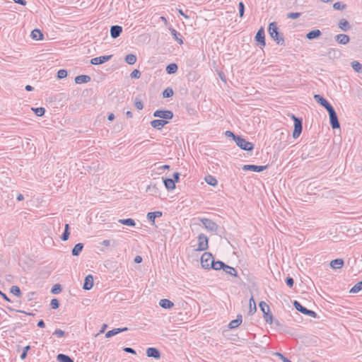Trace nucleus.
I'll list each match as a JSON object with an SVG mask.
<instances>
[{"label": "nucleus", "instance_id": "obj_1", "mask_svg": "<svg viewBox=\"0 0 362 362\" xmlns=\"http://www.w3.org/2000/svg\"><path fill=\"white\" fill-rule=\"evenodd\" d=\"M268 32L270 37L280 45H284L285 40L282 33L279 32L277 23L276 22L270 23L268 28Z\"/></svg>", "mask_w": 362, "mask_h": 362}, {"label": "nucleus", "instance_id": "obj_2", "mask_svg": "<svg viewBox=\"0 0 362 362\" xmlns=\"http://www.w3.org/2000/svg\"><path fill=\"white\" fill-rule=\"evenodd\" d=\"M235 142L238 147L247 151H252L255 146V145L252 143L247 141L241 136L235 137Z\"/></svg>", "mask_w": 362, "mask_h": 362}, {"label": "nucleus", "instance_id": "obj_3", "mask_svg": "<svg viewBox=\"0 0 362 362\" xmlns=\"http://www.w3.org/2000/svg\"><path fill=\"white\" fill-rule=\"evenodd\" d=\"M293 304V306L296 308V310H298V312H300L305 315H308L309 317H312L314 318L317 317V315L315 311L306 308L298 300H294Z\"/></svg>", "mask_w": 362, "mask_h": 362}, {"label": "nucleus", "instance_id": "obj_4", "mask_svg": "<svg viewBox=\"0 0 362 362\" xmlns=\"http://www.w3.org/2000/svg\"><path fill=\"white\" fill-rule=\"evenodd\" d=\"M291 117L294 121V129L292 136L293 139H297L303 130V121L302 119L296 117L294 115H292Z\"/></svg>", "mask_w": 362, "mask_h": 362}, {"label": "nucleus", "instance_id": "obj_5", "mask_svg": "<svg viewBox=\"0 0 362 362\" xmlns=\"http://www.w3.org/2000/svg\"><path fill=\"white\" fill-rule=\"evenodd\" d=\"M327 111L329 114V123H330V126L332 127V128L333 129H339L340 123L339 122L337 115L336 111L334 109V107H332V108L329 109Z\"/></svg>", "mask_w": 362, "mask_h": 362}, {"label": "nucleus", "instance_id": "obj_6", "mask_svg": "<svg viewBox=\"0 0 362 362\" xmlns=\"http://www.w3.org/2000/svg\"><path fill=\"white\" fill-rule=\"evenodd\" d=\"M214 258L211 253L204 252L201 257V264L204 269H209L212 263L214 262Z\"/></svg>", "mask_w": 362, "mask_h": 362}, {"label": "nucleus", "instance_id": "obj_7", "mask_svg": "<svg viewBox=\"0 0 362 362\" xmlns=\"http://www.w3.org/2000/svg\"><path fill=\"white\" fill-rule=\"evenodd\" d=\"M199 221L202 222L204 228L211 232H216L218 229V226L211 219L206 218H201Z\"/></svg>", "mask_w": 362, "mask_h": 362}, {"label": "nucleus", "instance_id": "obj_8", "mask_svg": "<svg viewBox=\"0 0 362 362\" xmlns=\"http://www.w3.org/2000/svg\"><path fill=\"white\" fill-rule=\"evenodd\" d=\"M209 247V239L206 235L201 233L198 236V247L197 251L206 250Z\"/></svg>", "mask_w": 362, "mask_h": 362}, {"label": "nucleus", "instance_id": "obj_9", "mask_svg": "<svg viewBox=\"0 0 362 362\" xmlns=\"http://www.w3.org/2000/svg\"><path fill=\"white\" fill-rule=\"evenodd\" d=\"M153 117H159L163 119H170L173 117V112L171 110H157L153 114Z\"/></svg>", "mask_w": 362, "mask_h": 362}, {"label": "nucleus", "instance_id": "obj_10", "mask_svg": "<svg viewBox=\"0 0 362 362\" xmlns=\"http://www.w3.org/2000/svg\"><path fill=\"white\" fill-rule=\"evenodd\" d=\"M255 40L259 45L260 47H264L265 43V33L264 28H260L255 35Z\"/></svg>", "mask_w": 362, "mask_h": 362}, {"label": "nucleus", "instance_id": "obj_11", "mask_svg": "<svg viewBox=\"0 0 362 362\" xmlns=\"http://www.w3.org/2000/svg\"><path fill=\"white\" fill-rule=\"evenodd\" d=\"M315 100L322 105L326 110L332 107V105L321 95L315 94L314 95Z\"/></svg>", "mask_w": 362, "mask_h": 362}, {"label": "nucleus", "instance_id": "obj_12", "mask_svg": "<svg viewBox=\"0 0 362 362\" xmlns=\"http://www.w3.org/2000/svg\"><path fill=\"white\" fill-rule=\"evenodd\" d=\"M112 57V55H104L95 57L90 59V64L93 65L102 64L109 61Z\"/></svg>", "mask_w": 362, "mask_h": 362}, {"label": "nucleus", "instance_id": "obj_13", "mask_svg": "<svg viewBox=\"0 0 362 362\" xmlns=\"http://www.w3.org/2000/svg\"><path fill=\"white\" fill-rule=\"evenodd\" d=\"M146 353L148 357L155 359H159L161 356L160 351L155 347H148L146 349Z\"/></svg>", "mask_w": 362, "mask_h": 362}, {"label": "nucleus", "instance_id": "obj_14", "mask_svg": "<svg viewBox=\"0 0 362 362\" xmlns=\"http://www.w3.org/2000/svg\"><path fill=\"white\" fill-rule=\"evenodd\" d=\"M267 168V165H244L243 170H252L254 172H262Z\"/></svg>", "mask_w": 362, "mask_h": 362}, {"label": "nucleus", "instance_id": "obj_15", "mask_svg": "<svg viewBox=\"0 0 362 362\" xmlns=\"http://www.w3.org/2000/svg\"><path fill=\"white\" fill-rule=\"evenodd\" d=\"M122 32V27L120 25H117L111 26L110 30V36L113 39L117 38L120 35Z\"/></svg>", "mask_w": 362, "mask_h": 362}, {"label": "nucleus", "instance_id": "obj_16", "mask_svg": "<svg viewBox=\"0 0 362 362\" xmlns=\"http://www.w3.org/2000/svg\"><path fill=\"white\" fill-rule=\"evenodd\" d=\"M93 286V276L88 274L85 277L83 288L84 290H90Z\"/></svg>", "mask_w": 362, "mask_h": 362}, {"label": "nucleus", "instance_id": "obj_17", "mask_svg": "<svg viewBox=\"0 0 362 362\" xmlns=\"http://www.w3.org/2000/svg\"><path fill=\"white\" fill-rule=\"evenodd\" d=\"M168 122L165 119H154L151 122V125L158 129H161L162 127H163L165 124H167Z\"/></svg>", "mask_w": 362, "mask_h": 362}, {"label": "nucleus", "instance_id": "obj_18", "mask_svg": "<svg viewBox=\"0 0 362 362\" xmlns=\"http://www.w3.org/2000/svg\"><path fill=\"white\" fill-rule=\"evenodd\" d=\"M335 40L339 44L346 45L350 41V37L346 34H338L335 36Z\"/></svg>", "mask_w": 362, "mask_h": 362}, {"label": "nucleus", "instance_id": "obj_19", "mask_svg": "<svg viewBox=\"0 0 362 362\" xmlns=\"http://www.w3.org/2000/svg\"><path fill=\"white\" fill-rule=\"evenodd\" d=\"M339 28L344 31V32H347L349 31L351 28V26L350 25V23H349V21L345 19V18H341L339 21Z\"/></svg>", "mask_w": 362, "mask_h": 362}, {"label": "nucleus", "instance_id": "obj_20", "mask_svg": "<svg viewBox=\"0 0 362 362\" xmlns=\"http://www.w3.org/2000/svg\"><path fill=\"white\" fill-rule=\"evenodd\" d=\"M128 330V328L127 327H123V328H115V329H112L110 331H108L106 334H105V337L106 338H110L119 333H121L122 332H125V331H127Z\"/></svg>", "mask_w": 362, "mask_h": 362}, {"label": "nucleus", "instance_id": "obj_21", "mask_svg": "<svg viewBox=\"0 0 362 362\" xmlns=\"http://www.w3.org/2000/svg\"><path fill=\"white\" fill-rule=\"evenodd\" d=\"M90 80V76L88 75H79L75 77L74 81L77 84H81L88 83Z\"/></svg>", "mask_w": 362, "mask_h": 362}, {"label": "nucleus", "instance_id": "obj_22", "mask_svg": "<svg viewBox=\"0 0 362 362\" xmlns=\"http://www.w3.org/2000/svg\"><path fill=\"white\" fill-rule=\"evenodd\" d=\"M162 215H163V213L160 211L148 212L147 214V218L150 222H151L152 225H153L155 223L156 218L160 217V216H162Z\"/></svg>", "mask_w": 362, "mask_h": 362}, {"label": "nucleus", "instance_id": "obj_23", "mask_svg": "<svg viewBox=\"0 0 362 362\" xmlns=\"http://www.w3.org/2000/svg\"><path fill=\"white\" fill-rule=\"evenodd\" d=\"M243 321V317L241 315H238L236 319L231 320L228 324V327L230 329H235L238 327Z\"/></svg>", "mask_w": 362, "mask_h": 362}, {"label": "nucleus", "instance_id": "obj_24", "mask_svg": "<svg viewBox=\"0 0 362 362\" xmlns=\"http://www.w3.org/2000/svg\"><path fill=\"white\" fill-rule=\"evenodd\" d=\"M170 31L171 35H173L174 40L178 42L179 45L183 44L182 37L180 33H178L175 29L173 28H170Z\"/></svg>", "mask_w": 362, "mask_h": 362}, {"label": "nucleus", "instance_id": "obj_25", "mask_svg": "<svg viewBox=\"0 0 362 362\" xmlns=\"http://www.w3.org/2000/svg\"><path fill=\"white\" fill-rule=\"evenodd\" d=\"M321 35H322L321 31L318 29H315V30H313L308 32L306 34V38L310 40H312L318 38L319 37H320Z\"/></svg>", "mask_w": 362, "mask_h": 362}, {"label": "nucleus", "instance_id": "obj_26", "mask_svg": "<svg viewBox=\"0 0 362 362\" xmlns=\"http://www.w3.org/2000/svg\"><path fill=\"white\" fill-rule=\"evenodd\" d=\"M159 305L165 309H170L174 306V303L171 300L164 298L160 300Z\"/></svg>", "mask_w": 362, "mask_h": 362}, {"label": "nucleus", "instance_id": "obj_27", "mask_svg": "<svg viewBox=\"0 0 362 362\" xmlns=\"http://www.w3.org/2000/svg\"><path fill=\"white\" fill-rule=\"evenodd\" d=\"M163 183L165 188L168 190H173L175 188V180H173L172 178H165L163 179Z\"/></svg>", "mask_w": 362, "mask_h": 362}, {"label": "nucleus", "instance_id": "obj_28", "mask_svg": "<svg viewBox=\"0 0 362 362\" xmlns=\"http://www.w3.org/2000/svg\"><path fill=\"white\" fill-rule=\"evenodd\" d=\"M83 244L81 243H78L76 244L74 248L71 250V254L73 256H78L80 253L82 252L83 249Z\"/></svg>", "mask_w": 362, "mask_h": 362}, {"label": "nucleus", "instance_id": "obj_29", "mask_svg": "<svg viewBox=\"0 0 362 362\" xmlns=\"http://www.w3.org/2000/svg\"><path fill=\"white\" fill-rule=\"evenodd\" d=\"M344 263V262L342 259H335L331 261L330 267L334 269H340L343 267Z\"/></svg>", "mask_w": 362, "mask_h": 362}, {"label": "nucleus", "instance_id": "obj_30", "mask_svg": "<svg viewBox=\"0 0 362 362\" xmlns=\"http://www.w3.org/2000/svg\"><path fill=\"white\" fill-rule=\"evenodd\" d=\"M177 69H178V66L175 63H171V64H168L165 68V71H166L167 74H173L176 73Z\"/></svg>", "mask_w": 362, "mask_h": 362}, {"label": "nucleus", "instance_id": "obj_31", "mask_svg": "<svg viewBox=\"0 0 362 362\" xmlns=\"http://www.w3.org/2000/svg\"><path fill=\"white\" fill-rule=\"evenodd\" d=\"M225 263L222 261L218 260L215 261L214 260V262L212 263L210 269H213L214 270H220L223 269V267H225Z\"/></svg>", "mask_w": 362, "mask_h": 362}, {"label": "nucleus", "instance_id": "obj_32", "mask_svg": "<svg viewBox=\"0 0 362 362\" xmlns=\"http://www.w3.org/2000/svg\"><path fill=\"white\" fill-rule=\"evenodd\" d=\"M33 39L40 40L43 39V34L39 29H35L31 32Z\"/></svg>", "mask_w": 362, "mask_h": 362}, {"label": "nucleus", "instance_id": "obj_33", "mask_svg": "<svg viewBox=\"0 0 362 362\" xmlns=\"http://www.w3.org/2000/svg\"><path fill=\"white\" fill-rule=\"evenodd\" d=\"M57 359L59 362H74V360L70 356L64 354H58Z\"/></svg>", "mask_w": 362, "mask_h": 362}, {"label": "nucleus", "instance_id": "obj_34", "mask_svg": "<svg viewBox=\"0 0 362 362\" xmlns=\"http://www.w3.org/2000/svg\"><path fill=\"white\" fill-rule=\"evenodd\" d=\"M136 59H137L136 56L133 54H127L124 59L125 62L129 65L134 64L136 62Z\"/></svg>", "mask_w": 362, "mask_h": 362}, {"label": "nucleus", "instance_id": "obj_35", "mask_svg": "<svg viewBox=\"0 0 362 362\" xmlns=\"http://www.w3.org/2000/svg\"><path fill=\"white\" fill-rule=\"evenodd\" d=\"M119 223L121 224L128 226H135L136 222L133 218H124V219H119L118 221Z\"/></svg>", "mask_w": 362, "mask_h": 362}, {"label": "nucleus", "instance_id": "obj_36", "mask_svg": "<svg viewBox=\"0 0 362 362\" xmlns=\"http://www.w3.org/2000/svg\"><path fill=\"white\" fill-rule=\"evenodd\" d=\"M223 270L226 273L233 276H237V272L235 268L225 264V267H223Z\"/></svg>", "mask_w": 362, "mask_h": 362}, {"label": "nucleus", "instance_id": "obj_37", "mask_svg": "<svg viewBox=\"0 0 362 362\" xmlns=\"http://www.w3.org/2000/svg\"><path fill=\"white\" fill-rule=\"evenodd\" d=\"M206 182L211 186H216L218 184L217 180L212 175H207L205 177Z\"/></svg>", "mask_w": 362, "mask_h": 362}, {"label": "nucleus", "instance_id": "obj_38", "mask_svg": "<svg viewBox=\"0 0 362 362\" xmlns=\"http://www.w3.org/2000/svg\"><path fill=\"white\" fill-rule=\"evenodd\" d=\"M351 67L357 73L362 72V64L358 61H353L351 62Z\"/></svg>", "mask_w": 362, "mask_h": 362}, {"label": "nucleus", "instance_id": "obj_39", "mask_svg": "<svg viewBox=\"0 0 362 362\" xmlns=\"http://www.w3.org/2000/svg\"><path fill=\"white\" fill-rule=\"evenodd\" d=\"M362 290V281L356 283L349 291L351 293H357Z\"/></svg>", "mask_w": 362, "mask_h": 362}, {"label": "nucleus", "instance_id": "obj_40", "mask_svg": "<svg viewBox=\"0 0 362 362\" xmlns=\"http://www.w3.org/2000/svg\"><path fill=\"white\" fill-rule=\"evenodd\" d=\"M10 292L17 297L21 296V291L18 286H12L10 288Z\"/></svg>", "mask_w": 362, "mask_h": 362}, {"label": "nucleus", "instance_id": "obj_41", "mask_svg": "<svg viewBox=\"0 0 362 362\" xmlns=\"http://www.w3.org/2000/svg\"><path fill=\"white\" fill-rule=\"evenodd\" d=\"M174 94V92H173V90L171 88H166L163 91V97L164 98H170Z\"/></svg>", "mask_w": 362, "mask_h": 362}, {"label": "nucleus", "instance_id": "obj_42", "mask_svg": "<svg viewBox=\"0 0 362 362\" xmlns=\"http://www.w3.org/2000/svg\"><path fill=\"white\" fill-rule=\"evenodd\" d=\"M32 110L34 111L35 114L38 117H42L45 113V109L44 107H33Z\"/></svg>", "mask_w": 362, "mask_h": 362}, {"label": "nucleus", "instance_id": "obj_43", "mask_svg": "<svg viewBox=\"0 0 362 362\" xmlns=\"http://www.w3.org/2000/svg\"><path fill=\"white\" fill-rule=\"evenodd\" d=\"M250 313L256 312L257 308L253 296L250 298Z\"/></svg>", "mask_w": 362, "mask_h": 362}, {"label": "nucleus", "instance_id": "obj_44", "mask_svg": "<svg viewBox=\"0 0 362 362\" xmlns=\"http://www.w3.org/2000/svg\"><path fill=\"white\" fill-rule=\"evenodd\" d=\"M333 8L335 10L341 11L346 8V5L337 1L333 4Z\"/></svg>", "mask_w": 362, "mask_h": 362}, {"label": "nucleus", "instance_id": "obj_45", "mask_svg": "<svg viewBox=\"0 0 362 362\" xmlns=\"http://www.w3.org/2000/svg\"><path fill=\"white\" fill-rule=\"evenodd\" d=\"M62 290V286L59 284H54L52 289L51 292L54 294H58Z\"/></svg>", "mask_w": 362, "mask_h": 362}, {"label": "nucleus", "instance_id": "obj_46", "mask_svg": "<svg viewBox=\"0 0 362 362\" xmlns=\"http://www.w3.org/2000/svg\"><path fill=\"white\" fill-rule=\"evenodd\" d=\"M264 318L267 323H272L273 316L272 313H270V311L264 312Z\"/></svg>", "mask_w": 362, "mask_h": 362}, {"label": "nucleus", "instance_id": "obj_47", "mask_svg": "<svg viewBox=\"0 0 362 362\" xmlns=\"http://www.w3.org/2000/svg\"><path fill=\"white\" fill-rule=\"evenodd\" d=\"M259 308L264 314V312L270 311L269 305L264 301H261L259 303Z\"/></svg>", "mask_w": 362, "mask_h": 362}, {"label": "nucleus", "instance_id": "obj_48", "mask_svg": "<svg viewBox=\"0 0 362 362\" xmlns=\"http://www.w3.org/2000/svg\"><path fill=\"white\" fill-rule=\"evenodd\" d=\"M238 10H239V16L243 18L245 13V4L243 1L239 2L238 4Z\"/></svg>", "mask_w": 362, "mask_h": 362}, {"label": "nucleus", "instance_id": "obj_49", "mask_svg": "<svg viewBox=\"0 0 362 362\" xmlns=\"http://www.w3.org/2000/svg\"><path fill=\"white\" fill-rule=\"evenodd\" d=\"M67 76V71L66 69H60L57 72V78L59 79L64 78Z\"/></svg>", "mask_w": 362, "mask_h": 362}, {"label": "nucleus", "instance_id": "obj_50", "mask_svg": "<svg viewBox=\"0 0 362 362\" xmlns=\"http://www.w3.org/2000/svg\"><path fill=\"white\" fill-rule=\"evenodd\" d=\"M141 71L138 69H134L130 74V76L132 78H139L141 77Z\"/></svg>", "mask_w": 362, "mask_h": 362}, {"label": "nucleus", "instance_id": "obj_51", "mask_svg": "<svg viewBox=\"0 0 362 362\" xmlns=\"http://www.w3.org/2000/svg\"><path fill=\"white\" fill-rule=\"evenodd\" d=\"M50 306L52 309H57L59 307V302L58 300V299L57 298H53L51 300V302H50Z\"/></svg>", "mask_w": 362, "mask_h": 362}, {"label": "nucleus", "instance_id": "obj_52", "mask_svg": "<svg viewBox=\"0 0 362 362\" xmlns=\"http://www.w3.org/2000/svg\"><path fill=\"white\" fill-rule=\"evenodd\" d=\"M30 349V346L29 345L26 346L23 348V352L20 356L21 360H24L26 358L28 351Z\"/></svg>", "mask_w": 362, "mask_h": 362}, {"label": "nucleus", "instance_id": "obj_53", "mask_svg": "<svg viewBox=\"0 0 362 362\" xmlns=\"http://www.w3.org/2000/svg\"><path fill=\"white\" fill-rule=\"evenodd\" d=\"M301 13L298 12L288 13L287 14V18L296 19L300 16Z\"/></svg>", "mask_w": 362, "mask_h": 362}, {"label": "nucleus", "instance_id": "obj_54", "mask_svg": "<svg viewBox=\"0 0 362 362\" xmlns=\"http://www.w3.org/2000/svg\"><path fill=\"white\" fill-rule=\"evenodd\" d=\"M134 105L139 110H141L144 108V103L141 100L136 99Z\"/></svg>", "mask_w": 362, "mask_h": 362}, {"label": "nucleus", "instance_id": "obj_55", "mask_svg": "<svg viewBox=\"0 0 362 362\" xmlns=\"http://www.w3.org/2000/svg\"><path fill=\"white\" fill-rule=\"evenodd\" d=\"M286 284L289 288H292L294 284V280L292 277L288 276L286 279Z\"/></svg>", "mask_w": 362, "mask_h": 362}, {"label": "nucleus", "instance_id": "obj_56", "mask_svg": "<svg viewBox=\"0 0 362 362\" xmlns=\"http://www.w3.org/2000/svg\"><path fill=\"white\" fill-rule=\"evenodd\" d=\"M65 334H66L65 332L62 329H56L53 332V335H57L59 337H63L65 336Z\"/></svg>", "mask_w": 362, "mask_h": 362}, {"label": "nucleus", "instance_id": "obj_57", "mask_svg": "<svg viewBox=\"0 0 362 362\" xmlns=\"http://www.w3.org/2000/svg\"><path fill=\"white\" fill-rule=\"evenodd\" d=\"M69 235H70L69 231H67V230L64 231V233H62V235L61 236L62 240H63V241L67 240L69 238Z\"/></svg>", "mask_w": 362, "mask_h": 362}, {"label": "nucleus", "instance_id": "obj_58", "mask_svg": "<svg viewBox=\"0 0 362 362\" xmlns=\"http://www.w3.org/2000/svg\"><path fill=\"white\" fill-rule=\"evenodd\" d=\"M339 51L334 49H329L328 51V54L329 56L333 55L334 57H336L337 54L339 55Z\"/></svg>", "mask_w": 362, "mask_h": 362}, {"label": "nucleus", "instance_id": "obj_59", "mask_svg": "<svg viewBox=\"0 0 362 362\" xmlns=\"http://www.w3.org/2000/svg\"><path fill=\"white\" fill-rule=\"evenodd\" d=\"M123 351L127 352V353H129V354H136V351L134 349L131 348V347H124L123 349Z\"/></svg>", "mask_w": 362, "mask_h": 362}, {"label": "nucleus", "instance_id": "obj_60", "mask_svg": "<svg viewBox=\"0 0 362 362\" xmlns=\"http://www.w3.org/2000/svg\"><path fill=\"white\" fill-rule=\"evenodd\" d=\"M276 354L279 356V358L282 360L283 362H291L288 358L284 356L281 353L276 352Z\"/></svg>", "mask_w": 362, "mask_h": 362}, {"label": "nucleus", "instance_id": "obj_61", "mask_svg": "<svg viewBox=\"0 0 362 362\" xmlns=\"http://www.w3.org/2000/svg\"><path fill=\"white\" fill-rule=\"evenodd\" d=\"M225 135L228 137H233V139L235 141V137H238V135H235L231 131H226L225 132Z\"/></svg>", "mask_w": 362, "mask_h": 362}, {"label": "nucleus", "instance_id": "obj_62", "mask_svg": "<svg viewBox=\"0 0 362 362\" xmlns=\"http://www.w3.org/2000/svg\"><path fill=\"white\" fill-rule=\"evenodd\" d=\"M173 180H175V183L177 182L180 180V173L177 172L174 173L173 175Z\"/></svg>", "mask_w": 362, "mask_h": 362}, {"label": "nucleus", "instance_id": "obj_63", "mask_svg": "<svg viewBox=\"0 0 362 362\" xmlns=\"http://www.w3.org/2000/svg\"><path fill=\"white\" fill-rule=\"evenodd\" d=\"M35 295V292H29L28 294H27V298H28V301H30L33 299V296Z\"/></svg>", "mask_w": 362, "mask_h": 362}, {"label": "nucleus", "instance_id": "obj_64", "mask_svg": "<svg viewBox=\"0 0 362 362\" xmlns=\"http://www.w3.org/2000/svg\"><path fill=\"white\" fill-rule=\"evenodd\" d=\"M16 4H20V5H22V6H25L27 2L25 0H13Z\"/></svg>", "mask_w": 362, "mask_h": 362}]
</instances>
